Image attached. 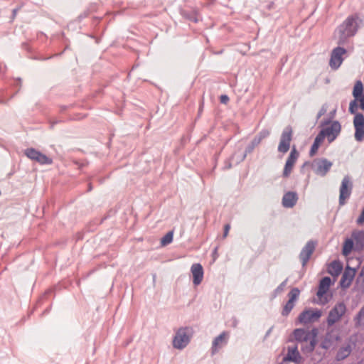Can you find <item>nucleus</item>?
<instances>
[{"instance_id": "nucleus-1", "label": "nucleus", "mask_w": 364, "mask_h": 364, "mask_svg": "<svg viewBox=\"0 0 364 364\" xmlns=\"http://www.w3.org/2000/svg\"><path fill=\"white\" fill-rule=\"evenodd\" d=\"M360 21L358 15L353 14L349 16L337 27L334 33V38L338 45H346L348 43V39L356 34Z\"/></svg>"}, {"instance_id": "nucleus-2", "label": "nucleus", "mask_w": 364, "mask_h": 364, "mask_svg": "<svg viewBox=\"0 0 364 364\" xmlns=\"http://www.w3.org/2000/svg\"><path fill=\"white\" fill-rule=\"evenodd\" d=\"M358 100L355 98L349 104V112L355 114L353 119V126L355 128V139L357 141H364V115L362 113H357Z\"/></svg>"}, {"instance_id": "nucleus-3", "label": "nucleus", "mask_w": 364, "mask_h": 364, "mask_svg": "<svg viewBox=\"0 0 364 364\" xmlns=\"http://www.w3.org/2000/svg\"><path fill=\"white\" fill-rule=\"evenodd\" d=\"M321 127L322 129L318 134L323 140L325 137L329 143H332L339 135L341 131V125L338 121H333L330 123L329 121L321 122Z\"/></svg>"}, {"instance_id": "nucleus-4", "label": "nucleus", "mask_w": 364, "mask_h": 364, "mask_svg": "<svg viewBox=\"0 0 364 364\" xmlns=\"http://www.w3.org/2000/svg\"><path fill=\"white\" fill-rule=\"evenodd\" d=\"M193 335V330L191 327L178 328L173 339V348L178 350L185 348L190 343Z\"/></svg>"}, {"instance_id": "nucleus-5", "label": "nucleus", "mask_w": 364, "mask_h": 364, "mask_svg": "<svg viewBox=\"0 0 364 364\" xmlns=\"http://www.w3.org/2000/svg\"><path fill=\"white\" fill-rule=\"evenodd\" d=\"M346 312V306L343 302L337 303L329 311L326 323L328 327L338 322Z\"/></svg>"}, {"instance_id": "nucleus-6", "label": "nucleus", "mask_w": 364, "mask_h": 364, "mask_svg": "<svg viewBox=\"0 0 364 364\" xmlns=\"http://www.w3.org/2000/svg\"><path fill=\"white\" fill-rule=\"evenodd\" d=\"M353 183L348 176H346L342 181L339 190V205H343L352 193Z\"/></svg>"}, {"instance_id": "nucleus-7", "label": "nucleus", "mask_w": 364, "mask_h": 364, "mask_svg": "<svg viewBox=\"0 0 364 364\" xmlns=\"http://www.w3.org/2000/svg\"><path fill=\"white\" fill-rule=\"evenodd\" d=\"M347 53V50L344 48L339 46L333 48L331 53V58L329 60V65L333 70H337L342 64L345 59V55Z\"/></svg>"}, {"instance_id": "nucleus-8", "label": "nucleus", "mask_w": 364, "mask_h": 364, "mask_svg": "<svg viewBox=\"0 0 364 364\" xmlns=\"http://www.w3.org/2000/svg\"><path fill=\"white\" fill-rule=\"evenodd\" d=\"M292 136V128L290 126L286 127L281 134L280 141L278 145L279 152L286 154L289 151Z\"/></svg>"}, {"instance_id": "nucleus-9", "label": "nucleus", "mask_w": 364, "mask_h": 364, "mask_svg": "<svg viewBox=\"0 0 364 364\" xmlns=\"http://www.w3.org/2000/svg\"><path fill=\"white\" fill-rule=\"evenodd\" d=\"M332 165L333 164L326 159H316L311 163V168L316 175L325 176Z\"/></svg>"}, {"instance_id": "nucleus-10", "label": "nucleus", "mask_w": 364, "mask_h": 364, "mask_svg": "<svg viewBox=\"0 0 364 364\" xmlns=\"http://www.w3.org/2000/svg\"><path fill=\"white\" fill-rule=\"evenodd\" d=\"M24 153L28 158L39 163L41 165L51 164L53 163L52 159L48 157L33 148H28L26 149Z\"/></svg>"}, {"instance_id": "nucleus-11", "label": "nucleus", "mask_w": 364, "mask_h": 364, "mask_svg": "<svg viewBox=\"0 0 364 364\" xmlns=\"http://www.w3.org/2000/svg\"><path fill=\"white\" fill-rule=\"evenodd\" d=\"M321 316V311L307 309L299 314L298 319L299 323L302 324H307L318 320Z\"/></svg>"}, {"instance_id": "nucleus-12", "label": "nucleus", "mask_w": 364, "mask_h": 364, "mask_svg": "<svg viewBox=\"0 0 364 364\" xmlns=\"http://www.w3.org/2000/svg\"><path fill=\"white\" fill-rule=\"evenodd\" d=\"M314 250L315 243L313 241H309L303 247L299 255V258L301 261L303 267L306 264Z\"/></svg>"}, {"instance_id": "nucleus-13", "label": "nucleus", "mask_w": 364, "mask_h": 364, "mask_svg": "<svg viewBox=\"0 0 364 364\" xmlns=\"http://www.w3.org/2000/svg\"><path fill=\"white\" fill-rule=\"evenodd\" d=\"M355 272L356 270L355 268H351L348 266L346 268L340 281V285L342 288L346 289L350 286L355 277Z\"/></svg>"}, {"instance_id": "nucleus-14", "label": "nucleus", "mask_w": 364, "mask_h": 364, "mask_svg": "<svg viewBox=\"0 0 364 364\" xmlns=\"http://www.w3.org/2000/svg\"><path fill=\"white\" fill-rule=\"evenodd\" d=\"M191 272L193 276V283L195 286L199 285L203 279V268L199 263L193 264L191 267Z\"/></svg>"}, {"instance_id": "nucleus-15", "label": "nucleus", "mask_w": 364, "mask_h": 364, "mask_svg": "<svg viewBox=\"0 0 364 364\" xmlns=\"http://www.w3.org/2000/svg\"><path fill=\"white\" fill-rule=\"evenodd\" d=\"M354 343L350 340L346 341L342 346H341L336 353V359L338 361L343 360L350 354Z\"/></svg>"}, {"instance_id": "nucleus-16", "label": "nucleus", "mask_w": 364, "mask_h": 364, "mask_svg": "<svg viewBox=\"0 0 364 364\" xmlns=\"http://www.w3.org/2000/svg\"><path fill=\"white\" fill-rule=\"evenodd\" d=\"M228 336V333L224 331L213 340L211 348L213 354L217 353L220 348L227 343Z\"/></svg>"}, {"instance_id": "nucleus-17", "label": "nucleus", "mask_w": 364, "mask_h": 364, "mask_svg": "<svg viewBox=\"0 0 364 364\" xmlns=\"http://www.w3.org/2000/svg\"><path fill=\"white\" fill-rule=\"evenodd\" d=\"M284 361H292L299 363L301 360V357L298 351L296 346H288L287 353L283 358Z\"/></svg>"}, {"instance_id": "nucleus-18", "label": "nucleus", "mask_w": 364, "mask_h": 364, "mask_svg": "<svg viewBox=\"0 0 364 364\" xmlns=\"http://www.w3.org/2000/svg\"><path fill=\"white\" fill-rule=\"evenodd\" d=\"M331 279L328 277H323L319 283L318 289L316 293L317 296L321 300L323 296L328 291L331 286Z\"/></svg>"}, {"instance_id": "nucleus-19", "label": "nucleus", "mask_w": 364, "mask_h": 364, "mask_svg": "<svg viewBox=\"0 0 364 364\" xmlns=\"http://www.w3.org/2000/svg\"><path fill=\"white\" fill-rule=\"evenodd\" d=\"M298 200L297 194L295 192L289 191L282 198V205L285 208H292Z\"/></svg>"}, {"instance_id": "nucleus-20", "label": "nucleus", "mask_w": 364, "mask_h": 364, "mask_svg": "<svg viewBox=\"0 0 364 364\" xmlns=\"http://www.w3.org/2000/svg\"><path fill=\"white\" fill-rule=\"evenodd\" d=\"M293 333L295 339L299 342L307 341L311 337L310 332L302 328L295 329Z\"/></svg>"}, {"instance_id": "nucleus-21", "label": "nucleus", "mask_w": 364, "mask_h": 364, "mask_svg": "<svg viewBox=\"0 0 364 364\" xmlns=\"http://www.w3.org/2000/svg\"><path fill=\"white\" fill-rule=\"evenodd\" d=\"M343 269L342 264L337 260L333 261L328 267V272L333 277L338 276Z\"/></svg>"}, {"instance_id": "nucleus-22", "label": "nucleus", "mask_w": 364, "mask_h": 364, "mask_svg": "<svg viewBox=\"0 0 364 364\" xmlns=\"http://www.w3.org/2000/svg\"><path fill=\"white\" fill-rule=\"evenodd\" d=\"M246 157V153L243 152H235L229 159L230 163L227 166L228 168H230L232 167V163L234 164H238L241 161H242Z\"/></svg>"}, {"instance_id": "nucleus-23", "label": "nucleus", "mask_w": 364, "mask_h": 364, "mask_svg": "<svg viewBox=\"0 0 364 364\" xmlns=\"http://www.w3.org/2000/svg\"><path fill=\"white\" fill-rule=\"evenodd\" d=\"M352 237L357 245L360 247L364 246V231L355 230L352 232Z\"/></svg>"}, {"instance_id": "nucleus-24", "label": "nucleus", "mask_w": 364, "mask_h": 364, "mask_svg": "<svg viewBox=\"0 0 364 364\" xmlns=\"http://www.w3.org/2000/svg\"><path fill=\"white\" fill-rule=\"evenodd\" d=\"M323 141V139L320 136L317 135L316 136L314 141V143L311 147L310 151H309V155L311 156H313L316 154L320 145L322 144Z\"/></svg>"}, {"instance_id": "nucleus-25", "label": "nucleus", "mask_w": 364, "mask_h": 364, "mask_svg": "<svg viewBox=\"0 0 364 364\" xmlns=\"http://www.w3.org/2000/svg\"><path fill=\"white\" fill-rule=\"evenodd\" d=\"M363 86L361 81L358 80L355 82L353 90V96L356 100H358L359 97L363 95Z\"/></svg>"}, {"instance_id": "nucleus-26", "label": "nucleus", "mask_w": 364, "mask_h": 364, "mask_svg": "<svg viewBox=\"0 0 364 364\" xmlns=\"http://www.w3.org/2000/svg\"><path fill=\"white\" fill-rule=\"evenodd\" d=\"M353 248V239L348 238L345 240L343 246L342 252L345 256H348Z\"/></svg>"}, {"instance_id": "nucleus-27", "label": "nucleus", "mask_w": 364, "mask_h": 364, "mask_svg": "<svg viewBox=\"0 0 364 364\" xmlns=\"http://www.w3.org/2000/svg\"><path fill=\"white\" fill-rule=\"evenodd\" d=\"M299 154L297 151L295 146H294L292 149L291 150V152H290L286 162L294 166L296 161H297V159L299 158Z\"/></svg>"}, {"instance_id": "nucleus-28", "label": "nucleus", "mask_w": 364, "mask_h": 364, "mask_svg": "<svg viewBox=\"0 0 364 364\" xmlns=\"http://www.w3.org/2000/svg\"><path fill=\"white\" fill-rule=\"evenodd\" d=\"M354 321L356 326H364V306L361 308L355 316Z\"/></svg>"}, {"instance_id": "nucleus-29", "label": "nucleus", "mask_w": 364, "mask_h": 364, "mask_svg": "<svg viewBox=\"0 0 364 364\" xmlns=\"http://www.w3.org/2000/svg\"><path fill=\"white\" fill-rule=\"evenodd\" d=\"M294 301H291V300H288V301L287 302V304H285V306H284V309L282 310V315L283 316H287L290 312L293 309L294 306Z\"/></svg>"}, {"instance_id": "nucleus-30", "label": "nucleus", "mask_w": 364, "mask_h": 364, "mask_svg": "<svg viewBox=\"0 0 364 364\" xmlns=\"http://www.w3.org/2000/svg\"><path fill=\"white\" fill-rule=\"evenodd\" d=\"M173 232L170 231L167 232L161 239V244L162 245H166L170 244L173 240Z\"/></svg>"}, {"instance_id": "nucleus-31", "label": "nucleus", "mask_w": 364, "mask_h": 364, "mask_svg": "<svg viewBox=\"0 0 364 364\" xmlns=\"http://www.w3.org/2000/svg\"><path fill=\"white\" fill-rule=\"evenodd\" d=\"M300 294V291L298 288H293L289 293V300L296 301Z\"/></svg>"}, {"instance_id": "nucleus-32", "label": "nucleus", "mask_w": 364, "mask_h": 364, "mask_svg": "<svg viewBox=\"0 0 364 364\" xmlns=\"http://www.w3.org/2000/svg\"><path fill=\"white\" fill-rule=\"evenodd\" d=\"M293 167H294V165L286 162L284 168V171H283V176L288 177L290 175V173H291Z\"/></svg>"}, {"instance_id": "nucleus-33", "label": "nucleus", "mask_w": 364, "mask_h": 364, "mask_svg": "<svg viewBox=\"0 0 364 364\" xmlns=\"http://www.w3.org/2000/svg\"><path fill=\"white\" fill-rule=\"evenodd\" d=\"M287 284V279H286L284 282H282L274 290L275 294H279L282 292Z\"/></svg>"}, {"instance_id": "nucleus-34", "label": "nucleus", "mask_w": 364, "mask_h": 364, "mask_svg": "<svg viewBox=\"0 0 364 364\" xmlns=\"http://www.w3.org/2000/svg\"><path fill=\"white\" fill-rule=\"evenodd\" d=\"M330 336L329 333H327L325 340L321 343V347L324 349H328L331 346V342L328 337Z\"/></svg>"}, {"instance_id": "nucleus-35", "label": "nucleus", "mask_w": 364, "mask_h": 364, "mask_svg": "<svg viewBox=\"0 0 364 364\" xmlns=\"http://www.w3.org/2000/svg\"><path fill=\"white\" fill-rule=\"evenodd\" d=\"M270 134V132L267 129H264L261 131L258 135L259 138H261V140L267 137Z\"/></svg>"}, {"instance_id": "nucleus-36", "label": "nucleus", "mask_w": 364, "mask_h": 364, "mask_svg": "<svg viewBox=\"0 0 364 364\" xmlns=\"http://www.w3.org/2000/svg\"><path fill=\"white\" fill-rule=\"evenodd\" d=\"M356 222L358 225H361L364 223V208L363 209L362 213L360 215V216L358 218Z\"/></svg>"}, {"instance_id": "nucleus-37", "label": "nucleus", "mask_w": 364, "mask_h": 364, "mask_svg": "<svg viewBox=\"0 0 364 364\" xmlns=\"http://www.w3.org/2000/svg\"><path fill=\"white\" fill-rule=\"evenodd\" d=\"M261 138L255 137L251 142V145L255 148L261 142Z\"/></svg>"}, {"instance_id": "nucleus-38", "label": "nucleus", "mask_w": 364, "mask_h": 364, "mask_svg": "<svg viewBox=\"0 0 364 364\" xmlns=\"http://www.w3.org/2000/svg\"><path fill=\"white\" fill-rule=\"evenodd\" d=\"M326 111H327L326 108L324 107H322L317 114L316 119H318L321 116H323L326 112Z\"/></svg>"}, {"instance_id": "nucleus-39", "label": "nucleus", "mask_w": 364, "mask_h": 364, "mask_svg": "<svg viewBox=\"0 0 364 364\" xmlns=\"http://www.w3.org/2000/svg\"><path fill=\"white\" fill-rule=\"evenodd\" d=\"M230 229V225L229 224H227L225 225L224 232H223L224 237H226L228 236Z\"/></svg>"}, {"instance_id": "nucleus-40", "label": "nucleus", "mask_w": 364, "mask_h": 364, "mask_svg": "<svg viewBox=\"0 0 364 364\" xmlns=\"http://www.w3.org/2000/svg\"><path fill=\"white\" fill-rule=\"evenodd\" d=\"M229 101V97L227 95H222L220 97V102L223 104H226Z\"/></svg>"}, {"instance_id": "nucleus-41", "label": "nucleus", "mask_w": 364, "mask_h": 364, "mask_svg": "<svg viewBox=\"0 0 364 364\" xmlns=\"http://www.w3.org/2000/svg\"><path fill=\"white\" fill-rule=\"evenodd\" d=\"M255 149V147H254V146H252L251 145V144H249V145L247 146L246 150H245V151L244 153H246V154H247V153H250V152H252V151H253V149Z\"/></svg>"}, {"instance_id": "nucleus-42", "label": "nucleus", "mask_w": 364, "mask_h": 364, "mask_svg": "<svg viewBox=\"0 0 364 364\" xmlns=\"http://www.w3.org/2000/svg\"><path fill=\"white\" fill-rule=\"evenodd\" d=\"M310 344H311V350H312L314 348V346H315L314 339H313L312 341H310Z\"/></svg>"}, {"instance_id": "nucleus-43", "label": "nucleus", "mask_w": 364, "mask_h": 364, "mask_svg": "<svg viewBox=\"0 0 364 364\" xmlns=\"http://www.w3.org/2000/svg\"><path fill=\"white\" fill-rule=\"evenodd\" d=\"M358 101L360 102L364 103V94L361 97H359Z\"/></svg>"}, {"instance_id": "nucleus-44", "label": "nucleus", "mask_w": 364, "mask_h": 364, "mask_svg": "<svg viewBox=\"0 0 364 364\" xmlns=\"http://www.w3.org/2000/svg\"><path fill=\"white\" fill-rule=\"evenodd\" d=\"M272 328H272V327H271V328L267 331V333H266V336H268L271 333V332H272Z\"/></svg>"}, {"instance_id": "nucleus-45", "label": "nucleus", "mask_w": 364, "mask_h": 364, "mask_svg": "<svg viewBox=\"0 0 364 364\" xmlns=\"http://www.w3.org/2000/svg\"><path fill=\"white\" fill-rule=\"evenodd\" d=\"M359 107L362 110H364V103L360 102Z\"/></svg>"}, {"instance_id": "nucleus-46", "label": "nucleus", "mask_w": 364, "mask_h": 364, "mask_svg": "<svg viewBox=\"0 0 364 364\" xmlns=\"http://www.w3.org/2000/svg\"><path fill=\"white\" fill-rule=\"evenodd\" d=\"M338 338H339V337H338V336H336V337L335 338V340H336V341H338Z\"/></svg>"}, {"instance_id": "nucleus-47", "label": "nucleus", "mask_w": 364, "mask_h": 364, "mask_svg": "<svg viewBox=\"0 0 364 364\" xmlns=\"http://www.w3.org/2000/svg\"><path fill=\"white\" fill-rule=\"evenodd\" d=\"M327 301H328L327 299H325V301H322V303L324 304V303H326Z\"/></svg>"}, {"instance_id": "nucleus-48", "label": "nucleus", "mask_w": 364, "mask_h": 364, "mask_svg": "<svg viewBox=\"0 0 364 364\" xmlns=\"http://www.w3.org/2000/svg\"><path fill=\"white\" fill-rule=\"evenodd\" d=\"M92 189V187L91 186H89V191H90Z\"/></svg>"}]
</instances>
